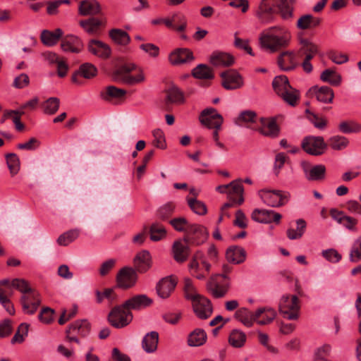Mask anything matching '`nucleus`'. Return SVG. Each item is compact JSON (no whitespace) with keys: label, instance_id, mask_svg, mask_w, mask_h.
Instances as JSON below:
<instances>
[{"label":"nucleus","instance_id":"37","mask_svg":"<svg viewBox=\"0 0 361 361\" xmlns=\"http://www.w3.org/2000/svg\"><path fill=\"white\" fill-rule=\"evenodd\" d=\"M79 24L89 35H94L99 33L102 21L97 18H90L80 20Z\"/></svg>","mask_w":361,"mask_h":361},{"label":"nucleus","instance_id":"15","mask_svg":"<svg viewBox=\"0 0 361 361\" xmlns=\"http://www.w3.org/2000/svg\"><path fill=\"white\" fill-rule=\"evenodd\" d=\"M20 302L25 313L33 314L40 304L38 293L32 289V292L23 295Z\"/></svg>","mask_w":361,"mask_h":361},{"label":"nucleus","instance_id":"55","mask_svg":"<svg viewBox=\"0 0 361 361\" xmlns=\"http://www.w3.org/2000/svg\"><path fill=\"white\" fill-rule=\"evenodd\" d=\"M350 261L358 262L361 261V238L357 239L353 244L350 252Z\"/></svg>","mask_w":361,"mask_h":361},{"label":"nucleus","instance_id":"51","mask_svg":"<svg viewBox=\"0 0 361 361\" xmlns=\"http://www.w3.org/2000/svg\"><path fill=\"white\" fill-rule=\"evenodd\" d=\"M6 159L11 176L17 174L20 169V160L18 157L14 153H11L6 156Z\"/></svg>","mask_w":361,"mask_h":361},{"label":"nucleus","instance_id":"16","mask_svg":"<svg viewBox=\"0 0 361 361\" xmlns=\"http://www.w3.org/2000/svg\"><path fill=\"white\" fill-rule=\"evenodd\" d=\"M194 59L192 51L187 48H178L173 51L169 56L171 63L175 66L190 63Z\"/></svg>","mask_w":361,"mask_h":361},{"label":"nucleus","instance_id":"47","mask_svg":"<svg viewBox=\"0 0 361 361\" xmlns=\"http://www.w3.org/2000/svg\"><path fill=\"white\" fill-rule=\"evenodd\" d=\"M320 79L331 85L338 86L341 82V78L334 71L331 69L324 70L320 75Z\"/></svg>","mask_w":361,"mask_h":361},{"label":"nucleus","instance_id":"35","mask_svg":"<svg viewBox=\"0 0 361 361\" xmlns=\"http://www.w3.org/2000/svg\"><path fill=\"white\" fill-rule=\"evenodd\" d=\"M330 215L333 219L338 224L343 226H355L359 223L358 219L356 218L347 216L342 211H339L337 209H331Z\"/></svg>","mask_w":361,"mask_h":361},{"label":"nucleus","instance_id":"34","mask_svg":"<svg viewBox=\"0 0 361 361\" xmlns=\"http://www.w3.org/2000/svg\"><path fill=\"white\" fill-rule=\"evenodd\" d=\"M226 257L228 262L235 264H240L245 259L246 252L241 247L231 246L226 250Z\"/></svg>","mask_w":361,"mask_h":361},{"label":"nucleus","instance_id":"6","mask_svg":"<svg viewBox=\"0 0 361 361\" xmlns=\"http://www.w3.org/2000/svg\"><path fill=\"white\" fill-rule=\"evenodd\" d=\"M301 147L308 154L319 156L326 149L327 144L323 137L310 135L303 138Z\"/></svg>","mask_w":361,"mask_h":361},{"label":"nucleus","instance_id":"43","mask_svg":"<svg viewBox=\"0 0 361 361\" xmlns=\"http://www.w3.org/2000/svg\"><path fill=\"white\" fill-rule=\"evenodd\" d=\"M229 284L220 285L217 282H209L207 284L209 292L216 298H223L228 292Z\"/></svg>","mask_w":361,"mask_h":361},{"label":"nucleus","instance_id":"45","mask_svg":"<svg viewBox=\"0 0 361 361\" xmlns=\"http://www.w3.org/2000/svg\"><path fill=\"white\" fill-rule=\"evenodd\" d=\"M110 37L117 44L126 45L130 41L129 35L121 29H112L109 31Z\"/></svg>","mask_w":361,"mask_h":361},{"label":"nucleus","instance_id":"17","mask_svg":"<svg viewBox=\"0 0 361 361\" xmlns=\"http://www.w3.org/2000/svg\"><path fill=\"white\" fill-rule=\"evenodd\" d=\"M241 179H237L231 181L228 184V196L231 203L236 204L240 205L244 202L243 194V186L242 185Z\"/></svg>","mask_w":361,"mask_h":361},{"label":"nucleus","instance_id":"63","mask_svg":"<svg viewBox=\"0 0 361 361\" xmlns=\"http://www.w3.org/2000/svg\"><path fill=\"white\" fill-rule=\"evenodd\" d=\"M281 97L283 100L288 104L294 106L297 104V101L299 99V94L296 90H288L283 93Z\"/></svg>","mask_w":361,"mask_h":361},{"label":"nucleus","instance_id":"9","mask_svg":"<svg viewBox=\"0 0 361 361\" xmlns=\"http://www.w3.org/2000/svg\"><path fill=\"white\" fill-rule=\"evenodd\" d=\"M300 166L307 180L310 181H319L325 178L326 167L324 165L317 164L312 166L310 162L302 161L300 163Z\"/></svg>","mask_w":361,"mask_h":361},{"label":"nucleus","instance_id":"7","mask_svg":"<svg viewBox=\"0 0 361 361\" xmlns=\"http://www.w3.org/2000/svg\"><path fill=\"white\" fill-rule=\"evenodd\" d=\"M178 231L185 233L184 241L200 245L206 241L208 233L204 227H175Z\"/></svg>","mask_w":361,"mask_h":361},{"label":"nucleus","instance_id":"48","mask_svg":"<svg viewBox=\"0 0 361 361\" xmlns=\"http://www.w3.org/2000/svg\"><path fill=\"white\" fill-rule=\"evenodd\" d=\"M257 118V115L255 111L245 110L239 114L235 123L238 126H241L243 123H253L256 122Z\"/></svg>","mask_w":361,"mask_h":361},{"label":"nucleus","instance_id":"61","mask_svg":"<svg viewBox=\"0 0 361 361\" xmlns=\"http://www.w3.org/2000/svg\"><path fill=\"white\" fill-rule=\"evenodd\" d=\"M322 255L327 261L331 263H337L342 258L341 255L333 248L323 250Z\"/></svg>","mask_w":361,"mask_h":361},{"label":"nucleus","instance_id":"25","mask_svg":"<svg viewBox=\"0 0 361 361\" xmlns=\"http://www.w3.org/2000/svg\"><path fill=\"white\" fill-rule=\"evenodd\" d=\"M176 286V281L174 279L171 277L163 278L156 287L158 295L163 299L169 298Z\"/></svg>","mask_w":361,"mask_h":361},{"label":"nucleus","instance_id":"8","mask_svg":"<svg viewBox=\"0 0 361 361\" xmlns=\"http://www.w3.org/2000/svg\"><path fill=\"white\" fill-rule=\"evenodd\" d=\"M200 123L208 128H221L224 118L216 109L212 107L204 109L199 117Z\"/></svg>","mask_w":361,"mask_h":361},{"label":"nucleus","instance_id":"11","mask_svg":"<svg viewBox=\"0 0 361 361\" xmlns=\"http://www.w3.org/2000/svg\"><path fill=\"white\" fill-rule=\"evenodd\" d=\"M192 306L195 315L200 319H207L213 312L211 301L202 295L193 301Z\"/></svg>","mask_w":361,"mask_h":361},{"label":"nucleus","instance_id":"26","mask_svg":"<svg viewBox=\"0 0 361 361\" xmlns=\"http://www.w3.org/2000/svg\"><path fill=\"white\" fill-rule=\"evenodd\" d=\"M321 22V18L318 17L312 14H304L298 19L296 27L301 30H311L318 27Z\"/></svg>","mask_w":361,"mask_h":361},{"label":"nucleus","instance_id":"21","mask_svg":"<svg viewBox=\"0 0 361 361\" xmlns=\"http://www.w3.org/2000/svg\"><path fill=\"white\" fill-rule=\"evenodd\" d=\"M297 57L293 51H283L278 58V64L285 71L293 70L299 64Z\"/></svg>","mask_w":361,"mask_h":361},{"label":"nucleus","instance_id":"33","mask_svg":"<svg viewBox=\"0 0 361 361\" xmlns=\"http://www.w3.org/2000/svg\"><path fill=\"white\" fill-rule=\"evenodd\" d=\"M90 332V324L86 319L76 320L72 323L66 333H73L82 337L87 336Z\"/></svg>","mask_w":361,"mask_h":361},{"label":"nucleus","instance_id":"36","mask_svg":"<svg viewBox=\"0 0 361 361\" xmlns=\"http://www.w3.org/2000/svg\"><path fill=\"white\" fill-rule=\"evenodd\" d=\"M210 63L215 66H229L234 62L232 55L224 52H214L210 56Z\"/></svg>","mask_w":361,"mask_h":361},{"label":"nucleus","instance_id":"31","mask_svg":"<svg viewBox=\"0 0 361 361\" xmlns=\"http://www.w3.org/2000/svg\"><path fill=\"white\" fill-rule=\"evenodd\" d=\"M159 334L152 331L147 333L142 338V348L147 353H154L158 346Z\"/></svg>","mask_w":361,"mask_h":361},{"label":"nucleus","instance_id":"49","mask_svg":"<svg viewBox=\"0 0 361 361\" xmlns=\"http://www.w3.org/2000/svg\"><path fill=\"white\" fill-rule=\"evenodd\" d=\"M338 130L345 134L358 133L361 131V125L353 121H343L338 125Z\"/></svg>","mask_w":361,"mask_h":361},{"label":"nucleus","instance_id":"29","mask_svg":"<svg viewBox=\"0 0 361 361\" xmlns=\"http://www.w3.org/2000/svg\"><path fill=\"white\" fill-rule=\"evenodd\" d=\"M78 12L81 16H94L100 13L101 7L95 0H83L80 3Z\"/></svg>","mask_w":361,"mask_h":361},{"label":"nucleus","instance_id":"39","mask_svg":"<svg viewBox=\"0 0 361 361\" xmlns=\"http://www.w3.org/2000/svg\"><path fill=\"white\" fill-rule=\"evenodd\" d=\"M192 75L200 80H211L214 78L212 70L205 64H199L192 71Z\"/></svg>","mask_w":361,"mask_h":361},{"label":"nucleus","instance_id":"50","mask_svg":"<svg viewBox=\"0 0 361 361\" xmlns=\"http://www.w3.org/2000/svg\"><path fill=\"white\" fill-rule=\"evenodd\" d=\"M187 202L194 213L199 215H204L207 213V207L202 201L197 200L196 198L187 197Z\"/></svg>","mask_w":361,"mask_h":361},{"label":"nucleus","instance_id":"62","mask_svg":"<svg viewBox=\"0 0 361 361\" xmlns=\"http://www.w3.org/2000/svg\"><path fill=\"white\" fill-rule=\"evenodd\" d=\"M13 331V322L9 319H5L0 322V338L8 336Z\"/></svg>","mask_w":361,"mask_h":361},{"label":"nucleus","instance_id":"57","mask_svg":"<svg viewBox=\"0 0 361 361\" xmlns=\"http://www.w3.org/2000/svg\"><path fill=\"white\" fill-rule=\"evenodd\" d=\"M23 114V111H19L16 110L6 111L4 113V118H7L11 117L12 115H15L13 117V121L15 124L16 130L18 131H21L24 129L25 126L23 123H21L20 116Z\"/></svg>","mask_w":361,"mask_h":361},{"label":"nucleus","instance_id":"2","mask_svg":"<svg viewBox=\"0 0 361 361\" xmlns=\"http://www.w3.org/2000/svg\"><path fill=\"white\" fill-rule=\"evenodd\" d=\"M291 39L290 32L283 26L276 25L265 30L259 37L262 47L276 52L287 47Z\"/></svg>","mask_w":361,"mask_h":361},{"label":"nucleus","instance_id":"22","mask_svg":"<svg viewBox=\"0 0 361 361\" xmlns=\"http://www.w3.org/2000/svg\"><path fill=\"white\" fill-rule=\"evenodd\" d=\"M87 49L92 54L102 59L109 58L111 53L108 44L97 39H91L88 43Z\"/></svg>","mask_w":361,"mask_h":361},{"label":"nucleus","instance_id":"12","mask_svg":"<svg viewBox=\"0 0 361 361\" xmlns=\"http://www.w3.org/2000/svg\"><path fill=\"white\" fill-rule=\"evenodd\" d=\"M222 86L226 90H235L243 85L242 76L234 70H229L221 73Z\"/></svg>","mask_w":361,"mask_h":361},{"label":"nucleus","instance_id":"54","mask_svg":"<svg viewBox=\"0 0 361 361\" xmlns=\"http://www.w3.org/2000/svg\"><path fill=\"white\" fill-rule=\"evenodd\" d=\"M97 70L96 67L90 63H85L80 66L78 73L85 78L90 79L97 75Z\"/></svg>","mask_w":361,"mask_h":361},{"label":"nucleus","instance_id":"53","mask_svg":"<svg viewBox=\"0 0 361 361\" xmlns=\"http://www.w3.org/2000/svg\"><path fill=\"white\" fill-rule=\"evenodd\" d=\"M233 203L227 202L225 203L221 208V214L218 218L217 224H229L230 219L231 218V213L229 212V209L233 206Z\"/></svg>","mask_w":361,"mask_h":361},{"label":"nucleus","instance_id":"19","mask_svg":"<svg viewBox=\"0 0 361 361\" xmlns=\"http://www.w3.org/2000/svg\"><path fill=\"white\" fill-rule=\"evenodd\" d=\"M152 300L144 294L136 295L127 300L123 304L124 307L131 310H140L149 307Z\"/></svg>","mask_w":361,"mask_h":361},{"label":"nucleus","instance_id":"30","mask_svg":"<svg viewBox=\"0 0 361 361\" xmlns=\"http://www.w3.org/2000/svg\"><path fill=\"white\" fill-rule=\"evenodd\" d=\"M207 340V334L205 331L197 328L191 331L188 336L187 343L190 347H200L203 345Z\"/></svg>","mask_w":361,"mask_h":361},{"label":"nucleus","instance_id":"38","mask_svg":"<svg viewBox=\"0 0 361 361\" xmlns=\"http://www.w3.org/2000/svg\"><path fill=\"white\" fill-rule=\"evenodd\" d=\"M272 87L275 92L281 96L284 92L292 90L288 79L285 75L276 76L272 81Z\"/></svg>","mask_w":361,"mask_h":361},{"label":"nucleus","instance_id":"10","mask_svg":"<svg viewBox=\"0 0 361 361\" xmlns=\"http://www.w3.org/2000/svg\"><path fill=\"white\" fill-rule=\"evenodd\" d=\"M259 195L265 204L271 207H280L287 202V197L282 194L281 190L262 189L259 191Z\"/></svg>","mask_w":361,"mask_h":361},{"label":"nucleus","instance_id":"59","mask_svg":"<svg viewBox=\"0 0 361 361\" xmlns=\"http://www.w3.org/2000/svg\"><path fill=\"white\" fill-rule=\"evenodd\" d=\"M282 216L274 210L267 209L264 219L259 220V224H279Z\"/></svg>","mask_w":361,"mask_h":361},{"label":"nucleus","instance_id":"41","mask_svg":"<svg viewBox=\"0 0 361 361\" xmlns=\"http://www.w3.org/2000/svg\"><path fill=\"white\" fill-rule=\"evenodd\" d=\"M234 317L247 327L253 326L254 320L252 318V312L246 307L238 309L235 312Z\"/></svg>","mask_w":361,"mask_h":361},{"label":"nucleus","instance_id":"28","mask_svg":"<svg viewBox=\"0 0 361 361\" xmlns=\"http://www.w3.org/2000/svg\"><path fill=\"white\" fill-rule=\"evenodd\" d=\"M310 91L316 96L317 99L323 103L330 104L332 103L334 93L333 90L328 86L318 87L313 86Z\"/></svg>","mask_w":361,"mask_h":361},{"label":"nucleus","instance_id":"42","mask_svg":"<svg viewBox=\"0 0 361 361\" xmlns=\"http://www.w3.org/2000/svg\"><path fill=\"white\" fill-rule=\"evenodd\" d=\"M80 233V230L79 228H71L60 235L57 239V243L60 245L66 246L78 238Z\"/></svg>","mask_w":361,"mask_h":361},{"label":"nucleus","instance_id":"44","mask_svg":"<svg viewBox=\"0 0 361 361\" xmlns=\"http://www.w3.org/2000/svg\"><path fill=\"white\" fill-rule=\"evenodd\" d=\"M247 336L244 332L238 329H234L231 331L228 342L234 348H241L246 341Z\"/></svg>","mask_w":361,"mask_h":361},{"label":"nucleus","instance_id":"40","mask_svg":"<svg viewBox=\"0 0 361 361\" xmlns=\"http://www.w3.org/2000/svg\"><path fill=\"white\" fill-rule=\"evenodd\" d=\"M166 97L165 103L166 105L173 103H180L184 101L183 93L176 86H172L166 91Z\"/></svg>","mask_w":361,"mask_h":361},{"label":"nucleus","instance_id":"60","mask_svg":"<svg viewBox=\"0 0 361 361\" xmlns=\"http://www.w3.org/2000/svg\"><path fill=\"white\" fill-rule=\"evenodd\" d=\"M11 286L20 290L23 295L32 292L27 281L21 279H15L11 281Z\"/></svg>","mask_w":361,"mask_h":361},{"label":"nucleus","instance_id":"56","mask_svg":"<svg viewBox=\"0 0 361 361\" xmlns=\"http://www.w3.org/2000/svg\"><path fill=\"white\" fill-rule=\"evenodd\" d=\"M60 101L57 97H50L44 104V111L47 114H55L59 108Z\"/></svg>","mask_w":361,"mask_h":361},{"label":"nucleus","instance_id":"20","mask_svg":"<svg viewBox=\"0 0 361 361\" xmlns=\"http://www.w3.org/2000/svg\"><path fill=\"white\" fill-rule=\"evenodd\" d=\"M136 272L145 273L152 266V258L149 251L142 250L138 252L133 259Z\"/></svg>","mask_w":361,"mask_h":361},{"label":"nucleus","instance_id":"27","mask_svg":"<svg viewBox=\"0 0 361 361\" xmlns=\"http://www.w3.org/2000/svg\"><path fill=\"white\" fill-rule=\"evenodd\" d=\"M126 94V90L114 85H109L100 92V97L104 100L110 102L113 99L123 100L125 99Z\"/></svg>","mask_w":361,"mask_h":361},{"label":"nucleus","instance_id":"23","mask_svg":"<svg viewBox=\"0 0 361 361\" xmlns=\"http://www.w3.org/2000/svg\"><path fill=\"white\" fill-rule=\"evenodd\" d=\"M181 240H177L173 243L172 247V254L176 262L183 263L185 262L190 255V248L187 244Z\"/></svg>","mask_w":361,"mask_h":361},{"label":"nucleus","instance_id":"24","mask_svg":"<svg viewBox=\"0 0 361 361\" xmlns=\"http://www.w3.org/2000/svg\"><path fill=\"white\" fill-rule=\"evenodd\" d=\"M300 47L297 52V56L301 57L305 56V59L310 56L311 61L315 54L319 51L318 46L308 39L301 38L300 39Z\"/></svg>","mask_w":361,"mask_h":361},{"label":"nucleus","instance_id":"52","mask_svg":"<svg viewBox=\"0 0 361 361\" xmlns=\"http://www.w3.org/2000/svg\"><path fill=\"white\" fill-rule=\"evenodd\" d=\"M29 325L26 323H22L19 325L17 331L12 338L11 343L12 344L23 342L25 337L27 336Z\"/></svg>","mask_w":361,"mask_h":361},{"label":"nucleus","instance_id":"32","mask_svg":"<svg viewBox=\"0 0 361 361\" xmlns=\"http://www.w3.org/2000/svg\"><path fill=\"white\" fill-rule=\"evenodd\" d=\"M63 34L61 28H57L54 31L44 30L41 32L40 39L42 42L48 47H52L57 44Z\"/></svg>","mask_w":361,"mask_h":361},{"label":"nucleus","instance_id":"46","mask_svg":"<svg viewBox=\"0 0 361 361\" xmlns=\"http://www.w3.org/2000/svg\"><path fill=\"white\" fill-rule=\"evenodd\" d=\"M348 139L341 135L332 136L328 140V145L334 150H343L348 147Z\"/></svg>","mask_w":361,"mask_h":361},{"label":"nucleus","instance_id":"4","mask_svg":"<svg viewBox=\"0 0 361 361\" xmlns=\"http://www.w3.org/2000/svg\"><path fill=\"white\" fill-rule=\"evenodd\" d=\"M279 312L283 317L289 320H296L299 317L300 309L299 298L293 295L290 297L284 295L279 301Z\"/></svg>","mask_w":361,"mask_h":361},{"label":"nucleus","instance_id":"5","mask_svg":"<svg viewBox=\"0 0 361 361\" xmlns=\"http://www.w3.org/2000/svg\"><path fill=\"white\" fill-rule=\"evenodd\" d=\"M111 326L121 329L128 326L133 320V314L124 307V304L114 307L108 315Z\"/></svg>","mask_w":361,"mask_h":361},{"label":"nucleus","instance_id":"14","mask_svg":"<svg viewBox=\"0 0 361 361\" xmlns=\"http://www.w3.org/2000/svg\"><path fill=\"white\" fill-rule=\"evenodd\" d=\"M136 280V271L133 268L128 267L121 269L116 277L118 286L123 288L132 287L135 283Z\"/></svg>","mask_w":361,"mask_h":361},{"label":"nucleus","instance_id":"1","mask_svg":"<svg viewBox=\"0 0 361 361\" xmlns=\"http://www.w3.org/2000/svg\"><path fill=\"white\" fill-rule=\"evenodd\" d=\"M295 4L296 0H262L255 16L263 25L276 22L278 15L283 21L291 22L294 18Z\"/></svg>","mask_w":361,"mask_h":361},{"label":"nucleus","instance_id":"58","mask_svg":"<svg viewBox=\"0 0 361 361\" xmlns=\"http://www.w3.org/2000/svg\"><path fill=\"white\" fill-rule=\"evenodd\" d=\"M175 205L173 202H167L159 208L157 215L159 219L166 220L173 213Z\"/></svg>","mask_w":361,"mask_h":361},{"label":"nucleus","instance_id":"13","mask_svg":"<svg viewBox=\"0 0 361 361\" xmlns=\"http://www.w3.org/2000/svg\"><path fill=\"white\" fill-rule=\"evenodd\" d=\"M261 126L256 128L260 134L264 136L276 138L279 135L280 128L276 123L275 118H261Z\"/></svg>","mask_w":361,"mask_h":361},{"label":"nucleus","instance_id":"3","mask_svg":"<svg viewBox=\"0 0 361 361\" xmlns=\"http://www.w3.org/2000/svg\"><path fill=\"white\" fill-rule=\"evenodd\" d=\"M136 65L133 63H123L115 66L111 76L114 81L122 82L128 85H133L145 80V76L142 71L136 76L130 75V73L136 70Z\"/></svg>","mask_w":361,"mask_h":361},{"label":"nucleus","instance_id":"18","mask_svg":"<svg viewBox=\"0 0 361 361\" xmlns=\"http://www.w3.org/2000/svg\"><path fill=\"white\" fill-rule=\"evenodd\" d=\"M61 47L63 51L78 54L82 50L83 43L78 37L69 35L62 38Z\"/></svg>","mask_w":361,"mask_h":361},{"label":"nucleus","instance_id":"64","mask_svg":"<svg viewBox=\"0 0 361 361\" xmlns=\"http://www.w3.org/2000/svg\"><path fill=\"white\" fill-rule=\"evenodd\" d=\"M152 241H159L165 238L166 231L163 227H149L148 231Z\"/></svg>","mask_w":361,"mask_h":361}]
</instances>
